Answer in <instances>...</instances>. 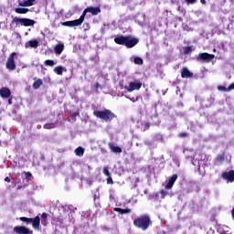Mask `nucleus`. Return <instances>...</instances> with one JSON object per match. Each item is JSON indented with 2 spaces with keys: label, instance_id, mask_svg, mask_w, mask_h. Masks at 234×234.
Masks as SVG:
<instances>
[{
  "label": "nucleus",
  "instance_id": "17",
  "mask_svg": "<svg viewBox=\"0 0 234 234\" xmlns=\"http://www.w3.org/2000/svg\"><path fill=\"white\" fill-rule=\"evenodd\" d=\"M34 3H36V0H24L18 3V6H34Z\"/></svg>",
  "mask_w": 234,
  "mask_h": 234
},
{
  "label": "nucleus",
  "instance_id": "27",
  "mask_svg": "<svg viewBox=\"0 0 234 234\" xmlns=\"http://www.w3.org/2000/svg\"><path fill=\"white\" fill-rule=\"evenodd\" d=\"M54 72L58 74V76H62L63 75V66H58L55 68Z\"/></svg>",
  "mask_w": 234,
  "mask_h": 234
},
{
  "label": "nucleus",
  "instance_id": "16",
  "mask_svg": "<svg viewBox=\"0 0 234 234\" xmlns=\"http://www.w3.org/2000/svg\"><path fill=\"white\" fill-rule=\"evenodd\" d=\"M28 47H30L31 48H37L39 47V41L36 39L29 40L26 43V48H28Z\"/></svg>",
  "mask_w": 234,
  "mask_h": 234
},
{
  "label": "nucleus",
  "instance_id": "28",
  "mask_svg": "<svg viewBox=\"0 0 234 234\" xmlns=\"http://www.w3.org/2000/svg\"><path fill=\"white\" fill-rule=\"evenodd\" d=\"M133 63L135 65H144V59L142 58H140V57H135L133 58Z\"/></svg>",
  "mask_w": 234,
  "mask_h": 234
},
{
  "label": "nucleus",
  "instance_id": "13",
  "mask_svg": "<svg viewBox=\"0 0 234 234\" xmlns=\"http://www.w3.org/2000/svg\"><path fill=\"white\" fill-rule=\"evenodd\" d=\"M194 74L193 72L189 71V69L183 68L181 70V78L187 79V78H193Z\"/></svg>",
  "mask_w": 234,
  "mask_h": 234
},
{
  "label": "nucleus",
  "instance_id": "9",
  "mask_svg": "<svg viewBox=\"0 0 234 234\" xmlns=\"http://www.w3.org/2000/svg\"><path fill=\"white\" fill-rule=\"evenodd\" d=\"M125 89L128 92H133V90H140L142 89V82L131 81L129 83V87H125Z\"/></svg>",
  "mask_w": 234,
  "mask_h": 234
},
{
  "label": "nucleus",
  "instance_id": "25",
  "mask_svg": "<svg viewBox=\"0 0 234 234\" xmlns=\"http://www.w3.org/2000/svg\"><path fill=\"white\" fill-rule=\"evenodd\" d=\"M41 224L42 226H47V224H48V214L47 213H42L41 215Z\"/></svg>",
  "mask_w": 234,
  "mask_h": 234
},
{
  "label": "nucleus",
  "instance_id": "8",
  "mask_svg": "<svg viewBox=\"0 0 234 234\" xmlns=\"http://www.w3.org/2000/svg\"><path fill=\"white\" fill-rule=\"evenodd\" d=\"M13 231H15L16 234H34V231L30 230V229L26 226H16L14 227Z\"/></svg>",
  "mask_w": 234,
  "mask_h": 234
},
{
  "label": "nucleus",
  "instance_id": "7",
  "mask_svg": "<svg viewBox=\"0 0 234 234\" xmlns=\"http://www.w3.org/2000/svg\"><path fill=\"white\" fill-rule=\"evenodd\" d=\"M196 59L197 61H207V63H209V61H213V59H215V55L209 53H200L196 56Z\"/></svg>",
  "mask_w": 234,
  "mask_h": 234
},
{
  "label": "nucleus",
  "instance_id": "4",
  "mask_svg": "<svg viewBox=\"0 0 234 234\" xmlns=\"http://www.w3.org/2000/svg\"><path fill=\"white\" fill-rule=\"evenodd\" d=\"M19 220H21V222H25L26 224H32V228L37 230L41 229V218L39 216L35 217V218L21 217Z\"/></svg>",
  "mask_w": 234,
  "mask_h": 234
},
{
  "label": "nucleus",
  "instance_id": "24",
  "mask_svg": "<svg viewBox=\"0 0 234 234\" xmlns=\"http://www.w3.org/2000/svg\"><path fill=\"white\" fill-rule=\"evenodd\" d=\"M75 154L76 156H83V154H85V149L81 146H79L75 149Z\"/></svg>",
  "mask_w": 234,
  "mask_h": 234
},
{
  "label": "nucleus",
  "instance_id": "35",
  "mask_svg": "<svg viewBox=\"0 0 234 234\" xmlns=\"http://www.w3.org/2000/svg\"><path fill=\"white\" fill-rule=\"evenodd\" d=\"M187 136H189L187 134V133H178V137L179 138H187Z\"/></svg>",
  "mask_w": 234,
  "mask_h": 234
},
{
  "label": "nucleus",
  "instance_id": "31",
  "mask_svg": "<svg viewBox=\"0 0 234 234\" xmlns=\"http://www.w3.org/2000/svg\"><path fill=\"white\" fill-rule=\"evenodd\" d=\"M226 156L224 155V154H218L217 157H216V160L217 162H224Z\"/></svg>",
  "mask_w": 234,
  "mask_h": 234
},
{
  "label": "nucleus",
  "instance_id": "41",
  "mask_svg": "<svg viewBox=\"0 0 234 234\" xmlns=\"http://www.w3.org/2000/svg\"><path fill=\"white\" fill-rule=\"evenodd\" d=\"M94 87H95V89H100V87H101V85L97 82V83L94 85Z\"/></svg>",
  "mask_w": 234,
  "mask_h": 234
},
{
  "label": "nucleus",
  "instance_id": "5",
  "mask_svg": "<svg viewBox=\"0 0 234 234\" xmlns=\"http://www.w3.org/2000/svg\"><path fill=\"white\" fill-rule=\"evenodd\" d=\"M13 24L17 26H21V27H34L36 25V21H34L33 19L30 18H19L17 16H16L13 21Z\"/></svg>",
  "mask_w": 234,
  "mask_h": 234
},
{
  "label": "nucleus",
  "instance_id": "33",
  "mask_svg": "<svg viewBox=\"0 0 234 234\" xmlns=\"http://www.w3.org/2000/svg\"><path fill=\"white\" fill-rule=\"evenodd\" d=\"M103 175H105V176H111V172H109L108 166L103 168Z\"/></svg>",
  "mask_w": 234,
  "mask_h": 234
},
{
  "label": "nucleus",
  "instance_id": "1",
  "mask_svg": "<svg viewBox=\"0 0 234 234\" xmlns=\"http://www.w3.org/2000/svg\"><path fill=\"white\" fill-rule=\"evenodd\" d=\"M116 45H124L126 48H133L136 47L137 43H140V40L133 36H118L114 38Z\"/></svg>",
  "mask_w": 234,
  "mask_h": 234
},
{
  "label": "nucleus",
  "instance_id": "32",
  "mask_svg": "<svg viewBox=\"0 0 234 234\" xmlns=\"http://www.w3.org/2000/svg\"><path fill=\"white\" fill-rule=\"evenodd\" d=\"M45 65H47L48 67H54L55 63L54 60L48 59L45 61Z\"/></svg>",
  "mask_w": 234,
  "mask_h": 234
},
{
  "label": "nucleus",
  "instance_id": "39",
  "mask_svg": "<svg viewBox=\"0 0 234 234\" xmlns=\"http://www.w3.org/2000/svg\"><path fill=\"white\" fill-rule=\"evenodd\" d=\"M107 184H114V181H112V177H111V176H109L107 178Z\"/></svg>",
  "mask_w": 234,
  "mask_h": 234
},
{
  "label": "nucleus",
  "instance_id": "29",
  "mask_svg": "<svg viewBox=\"0 0 234 234\" xmlns=\"http://www.w3.org/2000/svg\"><path fill=\"white\" fill-rule=\"evenodd\" d=\"M44 129H56V124L54 122H47L44 124Z\"/></svg>",
  "mask_w": 234,
  "mask_h": 234
},
{
  "label": "nucleus",
  "instance_id": "30",
  "mask_svg": "<svg viewBox=\"0 0 234 234\" xmlns=\"http://www.w3.org/2000/svg\"><path fill=\"white\" fill-rule=\"evenodd\" d=\"M191 52H193V48H191V46L185 48V49H184L185 55L191 54Z\"/></svg>",
  "mask_w": 234,
  "mask_h": 234
},
{
  "label": "nucleus",
  "instance_id": "37",
  "mask_svg": "<svg viewBox=\"0 0 234 234\" xmlns=\"http://www.w3.org/2000/svg\"><path fill=\"white\" fill-rule=\"evenodd\" d=\"M218 90H223L224 92H228V88H226V86H218Z\"/></svg>",
  "mask_w": 234,
  "mask_h": 234
},
{
  "label": "nucleus",
  "instance_id": "3",
  "mask_svg": "<svg viewBox=\"0 0 234 234\" xmlns=\"http://www.w3.org/2000/svg\"><path fill=\"white\" fill-rule=\"evenodd\" d=\"M93 115L106 122H112V120L116 118V114L108 109H104L103 111H94Z\"/></svg>",
  "mask_w": 234,
  "mask_h": 234
},
{
  "label": "nucleus",
  "instance_id": "6",
  "mask_svg": "<svg viewBox=\"0 0 234 234\" xmlns=\"http://www.w3.org/2000/svg\"><path fill=\"white\" fill-rule=\"evenodd\" d=\"M16 59H17V53L12 52L5 63V68L7 70H14L16 69Z\"/></svg>",
  "mask_w": 234,
  "mask_h": 234
},
{
  "label": "nucleus",
  "instance_id": "26",
  "mask_svg": "<svg viewBox=\"0 0 234 234\" xmlns=\"http://www.w3.org/2000/svg\"><path fill=\"white\" fill-rule=\"evenodd\" d=\"M64 48H65V45L58 44L57 46H55V53L61 54V52H63Z\"/></svg>",
  "mask_w": 234,
  "mask_h": 234
},
{
  "label": "nucleus",
  "instance_id": "43",
  "mask_svg": "<svg viewBox=\"0 0 234 234\" xmlns=\"http://www.w3.org/2000/svg\"><path fill=\"white\" fill-rule=\"evenodd\" d=\"M12 103H13V101H12V97H11V98H9V100H8V104H9V105H12Z\"/></svg>",
  "mask_w": 234,
  "mask_h": 234
},
{
  "label": "nucleus",
  "instance_id": "44",
  "mask_svg": "<svg viewBox=\"0 0 234 234\" xmlns=\"http://www.w3.org/2000/svg\"><path fill=\"white\" fill-rule=\"evenodd\" d=\"M201 5H206V0H200Z\"/></svg>",
  "mask_w": 234,
  "mask_h": 234
},
{
  "label": "nucleus",
  "instance_id": "2",
  "mask_svg": "<svg viewBox=\"0 0 234 234\" xmlns=\"http://www.w3.org/2000/svg\"><path fill=\"white\" fill-rule=\"evenodd\" d=\"M152 224L153 221H151V217L147 215L138 217L133 220V226L139 229H142L143 231H147Z\"/></svg>",
  "mask_w": 234,
  "mask_h": 234
},
{
  "label": "nucleus",
  "instance_id": "11",
  "mask_svg": "<svg viewBox=\"0 0 234 234\" xmlns=\"http://www.w3.org/2000/svg\"><path fill=\"white\" fill-rule=\"evenodd\" d=\"M178 179V175L174 174L170 178L168 183L165 186V189H171L173 187V186H175V183L176 182V180Z\"/></svg>",
  "mask_w": 234,
  "mask_h": 234
},
{
  "label": "nucleus",
  "instance_id": "42",
  "mask_svg": "<svg viewBox=\"0 0 234 234\" xmlns=\"http://www.w3.org/2000/svg\"><path fill=\"white\" fill-rule=\"evenodd\" d=\"M76 116H78V112H74L71 114V118H76Z\"/></svg>",
  "mask_w": 234,
  "mask_h": 234
},
{
  "label": "nucleus",
  "instance_id": "12",
  "mask_svg": "<svg viewBox=\"0 0 234 234\" xmlns=\"http://www.w3.org/2000/svg\"><path fill=\"white\" fill-rule=\"evenodd\" d=\"M0 96L1 98H4V99L10 98V96H12V91L8 88H1Z\"/></svg>",
  "mask_w": 234,
  "mask_h": 234
},
{
  "label": "nucleus",
  "instance_id": "36",
  "mask_svg": "<svg viewBox=\"0 0 234 234\" xmlns=\"http://www.w3.org/2000/svg\"><path fill=\"white\" fill-rule=\"evenodd\" d=\"M185 3H186V5H195V3H197V0H185Z\"/></svg>",
  "mask_w": 234,
  "mask_h": 234
},
{
  "label": "nucleus",
  "instance_id": "14",
  "mask_svg": "<svg viewBox=\"0 0 234 234\" xmlns=\"http://www.w3.org/2000/svg\"><path fill=\"white\" fill-rule=\"evenodd\" d=\"M81 26V24H80V22L78 21V19L76 20H71V21H66L62 23V27H80Z\"/></svg>",
  "mask_w": 234,
  "mask_h": 234
},
{
  "label": "nucleus",
  "instance_id": "34",
  "mask_svg": "<svg viewBox=\"0 0 234 234\" xmlns=\"http://www.w3.org/2000/svg\"><path fill=\"white\" fill-rule=\"evenodd\" d=\"M130 101H133V103H136V101H138L140 100V96H136V98L132 97L129 98Z\"/></svg>",
  "mask_w": 234,
  "mask_h": 234
},
{
  "label": "nucleus",
  "instance_id": "22",
  "mask_svg": "<svg viewBox=\"0 0 234 234\" xmlns=\"http://www.w3.org/2000/svg\"><path fill=\"white\" fill-rule=\"evenodd\" d=\"M149 127H151V123L149 122H141V131L145 133V131L149 130Z\"/></svg>",
  "mask_w": 234,
  "mask_h": 234
},
{
  "label": "nucleus",
  "instance_id": "40",
  "mask_svg": "<svg viewBox=\"0 0 234 234\" xmlns=\"http://www.w3.org/2000/svg\"><path fill=\"white\" fill-rule=\"evenodd\" d=\"M5 182H7L8 184H10V182H11L10 177L6 176V177L5 178Z\"/></svg>",
  "mask_w": 234,
  "mask_h": 234
},
{
  "label": "nucleus",
  "instance_id": "19",
  "mask_svg": "<svg viewBox=\"0 0 234 234\" xmlns=\"http://www.w3.org/2000/svg\"><path fill=\"white\" fill-rule=\"evenodd\" d=\"M35 82L33 83V89L35 90H37V89H39V87H41V85H43V80L41 79H37V78H34Z\"/></svg>",
  "mask_w": 234,
  "mask_h": 234
},
{
  "label": "nucleus",
  "instance_id": "38",
  "mask_svg": "<svg viewBox=\"0 0 234 234\" xmlns=\"http://www.w3.org/2000/svg\"><path fill=\"white\" fill-rule=\"evenodd\" d=\"M227 89H228V92L234 90V82L231 83Z\"/></svg>",
  "mask_w": 234,
  "mask_h": 234
},
{
  "label": "nucleus",
  "instance_id": "15",
  "mask_svg": "<svg viewBox=\"0 0 234 234\" xmlns=\"http://www.w3.org/2000/svg\"><path fill=\"white\" fill-rule=\"evenodd\" d=\"M87 10H88V13L93 16H98V14L101 13V9L100 7L88 6Z\"/></svg>",
  "mask_w": 234,
  "mask_h": 234
},
{
  "label": "nucleus",
  "instance_id": "10",
  "mask_svg": "<svg viewBox=\"0 0 234 234\" xmlns=\"http://www.w3.org/2000/svg\"><path fill=\"white\" fill-rule=\"evenodd\" d=\"M223 180H228L229 182H234V170H229V172H223L221 175Z\"/></svg>",
  "mask_w": 234,
  "mask_h": 234
},
{
  "label": "nucleus",
  "instance_id": "23",
  "mask_svg": "<svg viewBox=\"0 0 234 234\" xmlns=\"http://www.w3.org/2000/svg\"><path fill=\"white\" fill-rule=\"evenodd\" d=\"M87 14H89V10L86 7V9H84L82 15L80 16V17L79 19H77L78 22L80 23V25L83 24V22L85 21V17H86Z\"/></svg>",
  "mask_w": 234,
  "mask_h": 234
},
{
  "label": "nucleus",
  "instance_id": "21",
  "mask_svg": "<svg viewBox=\"0 0 234 234\" xmlns=\"http://www.w3.org/2000/svg\"><path fill=\"white\" fill-rule=\"evenodd\" d=\"M16 14H28L30 12V9L25 8V7H16L15 8Z\"/></svg>",
  "mask_w": 234,
  "mask_h": 234
},
{
  "label": "nucleus",
  "instance_id": "20",
  "mask_svg": "<svg viewBox=\"0 0 234 234\" xmlns=\"http://www.w3.org/2000/svg\"><path fill=\"white\" fill-rule=\"evenodd\" d=\"M114 211H116V213H120V215H127L129 213H131V208H120V207H115L113 209Z\"/></svg>",
  "mask_w": 234,
  "mask_h": 234
},
{
  "label": "nucleus",
  "instance_id": "18",
  "mask_svg": "<svg viewBox=\"0 0 234 234\" xmlns=\"http://www.w3.org/2000/svg\"><path fill=\"white\" fill-rule=\"evenodd\" d=\"M109 149L110 151H112V153H116V154H122V147L120 146H115L114 144H109Z\"/></svg>",
  "mask_w": 234,
  "mask_h": 234
}]
</instances>
